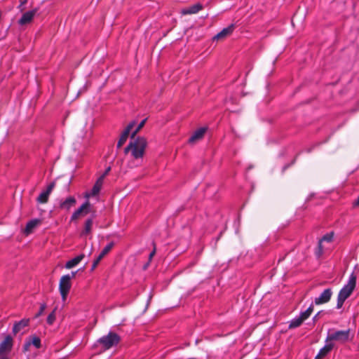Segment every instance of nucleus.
I'll list each match as a JSON object with an SVG mask.
<instances>
[{"label":"nucleus","mask_w":359,"mask_h":359,"mask_svg":"<svg viewBox=\"0 0 359 359\" xmlns=\"http://www.w3.org/2000/svg\"><path fill=\"white\" fill-rule=\"evenodd\" d=\"M337 341V331L330 330L325 340V345L319 351L315 359H323L333 348Z\"/></svg>","instance_id":"nucleus-1"},{"label":"nucleus","mask_w":359,"mask_h":359,"mask_svg":"<svg viewBox=\"0 0 359 359\" xmlns=\"http://www.w3.org/2000/svg\"><path fill=\"white\" fill-rule=\"evenodd\" d=\"M132 140V156L135 158H142L147 145L146 139L143 137H138Z\"/></svg>","instance_id":"nucleus-2"},{"label":"nucleus","mask_w":359,"mask_h":359,"mask_svg":"<svg viewBox=\"0 0 359 359\" xmlns=\"http://www.w3.org/2000/svg\"><path fill=\"white\" fill-rule=\"evenodd\" d=\"M120 337L115 332H110L106 336H103L97 340L102 348L108 350L113 346H116L120 342Z\"/></svg>","instance_id":"nucleus-3"},{"label":"nucleus","mask_w":359,"mask_h":359,"mask_svg":"<svg viewBox=\"0 0 359 359\" xmlns=\"http://www.w3.org/2000/svg\"><path fill=\"white\" fill-rule=\"evenodd\" d=\"M356 275L353 272L348 278V283L341 289L338 295L346 299L352 294L356 286Z\"/></svg>","instance_id":"nucleus-4"},{"label":"nucleus","mask_w":359,"mask_h":359,"mask_svg":"<svg viewBox=\"0 0 359 359\" xmlns=\"http://www.w3.org/2000/svg\"><path fill=\"white\" fill-rule=\"evenodd\" d=\"M71 287L72 283L69 275L62 276L59 283V291L63 301L66 300Z\"/></svg>","instance_id":"nucleus-5"},{"label":"nucleus","mask_w":359,"mask_h":359,"mask_svg":"<svg viewBox=\"0 0 359 359\" xmlns=\"http://www.w3.org/2000/svg\"><path fill=\"white\" fill-rule=\"evenodd\" d=\"M31 346H34L36 348H40L41 347V339L36 335L28 337L22 346V351L24 353L29 351Z\"/></svg>","instance_id":"nucleus-6"},{"label":"nucleus","mask_w":359,"mask_h":359,"mask_svg":"<svg viewBox=\"0 0 359 359\" xmlns=\"http://www.w3.org/2000/svg\"><path fill=\"white\" fill-rule=\"evenodd\" d=\"M13 346V339L10 335H7L0 343V356H5L12 350Z\"/></svg>","instance_id":"nucleus-7"},{"label":"nucleus","mask_w":359,"mask_h":359,"mask_svg":"<svg viewBox=\"0 0 359 359\" xmlns=\"http://www.w3.org/2000/svg\"><path fill=\"white\" fill-rule=\"evenodd\" d=\"M136 122L135 121L130 122L123 131L117 143L118 149H120L126 143L131 130L133 128Z\"/></svg>","instance_id":"nucleus-8"},{"label":"nucleus","mask_w":359,"mask_h":359,"mask_svg":"<svg viewBox=\"0 0 359 359\" xmlns=\"http://www.w3.org/2000/svg\"><path fill=\"white\" fill-rule=\"evenodd\" d=\"M114 245V243L111 242L104 248L99 256L94 260L91 266V271H94L95 269L100 261L111 251Z\"/></svg>","instance_id":"nucleus-9"},{"label":"nucleus","mask_w":359,"mask_h":359,"mask_svg":"<svg viewBox=\"0 0 359 359\" xmlns=\"http://www.w3.org/2000/svg\"><path fill=\"white\" fill-rule=\"evenodd\" d=\"M332 295L331 289L328 288L325 290L318 297L315 299V304L316 305L323 304L328 302Z\"/></svg>","instance_id":"nucleus-10"},{"label":"nucleus","mask_w":359,"mask_h":359,"mask_svg":"<svg viewBox=\"0 0 359 359\" xmlns=\"http://www.w3.org/2000/svg\"><path fill=\"white\" fill-rule=\"evenodd\" d=\"M37 11H38V9L34 8L32 11L25 12V13L22 14V17L18 20V23L20 25H27V24L31 22L32 20H33L34 15L37 13Z\"/></svg>","instance_id":"nucleus-11"},{"label":"nucleus","mask_w":359,"mask_h":359,"mask_svg":"<svg viewBox=\"0 0 359 359\" xmlns=\"http://www.w3.org/2000/svg\"><path fill=\"white\" fill-rule=\"evenodd\" d=\"M55 187V182H51L47 187L46 190L42 192L37 198L36 201L39 203H46L48 201V197L53 189Z\"/></svg>","instance_id":"nucleus-12"},{"label":"nucleus","mask_w":359,"mask_h":359,"mask_svg":"<svg viewBox=\"0 0 359 359\" xmlns=\"http://www.w3.org/2000/svg\"><path fill=\"white\" fill-rule=\"evenodd\" d=\"M103 182V177H100L95 182V184L93 185L90 194L86 193L85 196L86 198H89L90 196H94L97 195L101 190Z\"/></svg>","instance_id":"nucleus-13"},{"label":"nucleus","mask_w":359,"mask_h":359,"mask_svg":"<svg viewBox=\"0 0 359 359\" xmlns=\"http://www.w3.org/2000/svg\"><path fill=\"white\" fill-rule=\"evenodd\" d=\"M203 6L201 4L198 3L194 5H192L191 6L184 8L181 11V13L184 15H191V14H196L200 11L203 9Z\"/></svg>","instance_id":"nucleus-14"},{"label":"nucleus","mask_w":359,"mask_h":359,"mask_svg":"<svg viewBox=\"0 0 359 359\" xmlns=\"http://www.w3.org/2000/svg\"><path fill=\"white\" fill-rule=\"evenodd\" d=\"M29 324V318H23L18 322H15L14 323L13 327V333L14 335H16L24 327H27Z\"/></svg>","instance_id":"nucleus-15"},{"label":"nucleus","mask_w":359,"mask_h":359,"mask_svg":"<svg viewBox=\"0 0 359 359\" xmlns=\"http://www.w3.org/2000/svg\"><path fill=\"white\" fill-rule=\"evenodd\" d=\"M235 26L234 25L231 24L229 27L224 28L220 32H219L217 34H216L213 39L214 40H219L224 39L227 36L230 35L234 30Z\"/></svg>","instance_id":"nucleus-16"},{"label":"nucleus","mask_w":359,"mask_h":359,"mask_svg":"<svg viewBox=\"0 0 359 359\" xmlns=\"http://www.w3.org/2000/svg\"><path fill=\"white\" fill-rule=\"evenodd\" d=\"M207 130L206 128H201L198 130H196L194 134L189 137V143H195L196 142L201 140L205 132Z\"/></svg>","instance_id":"nucleus-17"},{"label":"nucleus","mask_w":359,"mask_h":359,"mask_svg":"<svg viewBox=\"0 0 359 359\" xmlns=\"http://www.w3.org/2000/svg\"><path fill=\"white\" fill-rule=\"evenodd\" d=\"M90 207L89 201L84 203L79 209H77L72 215V220L77 219L79 216L85 211V214L88 213L87 209Z\"/></svg>","instance_id":"nucleus-18"},{"label":"nucleus","mask_w":359,"mask_h":359,"mask_svg":"<svg viewBox=\"0 0 359 359\" xmlns=\"http://www.w3.org/2000/svg\"><path fill=\"white\" fill-rule=\"evenodd\" d=\"M76 203V199L73 196L68 197L65 201L60 203V208L62 210H69Z\"/></svg>","instance_id":"nucleus-19"},{"label":"nucleus","mask_w":359,"mask_h":359,"mask_svg":"<svg viewBox=\"0 0 359 359\" xmlns=\"http://www.w3.org/2000/svg\"><path fill=\"white\" fill-rule=\"evenodd\" d=\"M85 257L84 254H81L76 257L73 258L72 259L68 261L65 264V268L67 269H70L77 264H79L81 260Z\"/></svg>","instance_id":"nucleus-20"},{"label":"nucleus","mask_w":359,"mask_h":359,"mask_svg":"<svg viewBox=\"0 0 359 359\" xmlns=\"http://www.w3.org/2000/svg\"><path fill=\"white\" fill-rule=\"evenodd\" d=\"M353 336H350V330H347L345 331H339L338 330V341L346 342L351 340Z\"/></svg>","instance_id":"nucleus-21"},{"label":"nucleus","mask_w":359,"mask_h":359,"mask_svg":"<svg viewBox=\"0 0 359 359\" xmlns=\"http://www.w3.org/2000/svg\"><path fill=\"white\" fill-rule=\"evenodd\" d=\"M41 223V221L40 219H32L31 221H29V222H27L26 226H25V233L28 235L29 233H31L33 231V229L38 225Z\"/></svg>","instance_id":"nucleus-22"},{"label":"nucleus","mask_w":359,"mask_h":359,"mask_svg":"<svg viewBox=\"0 0 359 359\" xmlns=\"http://www.w3.org/2000/svg\"><path fill=\"white\" fill-rule=\"evenodd\" d=\"M304 321V320L303 318H302V317L299 316L298 318L293 319L290 322V323L289 325V328L294 329V328L298 327L302 324V323Z\"/></svg>","instance_id":"nucleus-23"},{"label":"nucleus","mask_w":359,"mask_h":359,"mask_svg":"<svg viewBox=\"0 0 359 359\" xmlns=\"http://www.w3.org/2000/svg\"><path fill=\"white\" fill-rule=\"evenodd\" d=\"M93 220L92 218L88 219L84 225V230L83 231V234H88L91 232V229L93 226Z\"/></svg>","instance_id":"nucleus-24"},{"label":"nucleus","mask_w":359,"mask_h":359,"mask_svg":"<svg viewBox=\"0 0 359 359\" xmlns=\"http://www.w3.org/2000/svg\"><path fill=\"white\" fill-rule=\"evenodd\" d=\"M147 118H144V120H142L140 123L139 125L137 126V127L136 128V129L131 133V135H130V137L131 139H134L136 136V135L140 132V130L144 127V126L145 125V123L147 122Z\"/></svg>","instance_id":"nucleus-25"},{"label":"nucleus","mask_w":359,"mask_h":359,"mask_svg":"<svg viewBox=\"0 0 359 359\" xmlns=\"http://www.w3.org/2000/svg\"><path fill=\"white\" fill-rule=\"evenodd\" d=\"M313 306H310L305 311L302 312L300 314V316L302 318H303L304 320H306L311 314L313 312Z\"/></svg>","instance_id":"nucleus-26"},{"label":"nucleus","mask_w":359,"mask_h":359,"mask_svg":"<svg viewBox=\"0 0 359 359\" xmlns=\"http://www.w3.org/2000/svg\"><path fill=\"white\" fill-rule=\"evenodd\" d=\"M55 311L56 308L48 316L47 323L49 325L53 324L55 320Z\"/></svg>","instance_id":"nucleus-27"},{"label":"nucleus","mask_w":359,"mask_h":359,"mask_svg":"<svg viewBox=\"0 0 359 359\" xmlns=\"http://www.w3.org/2000/svg\"><path fill=\"white\" fill-rule=\"evenodd\" d=\"M334 231H331L330 233H327L325 234V236H323V237L320 239V242H323V241H331L332 239L334 237Z\"/></svg>","instance_id":"nucleus-28"},{"label":"nucleus","mask_w":359,"mask_h":359,"mask_svg":"<svg viewBox=\"0 0 359 359\" xmlns=\"http://www.w3.org/2000/svg\"><path fill=\"white\" fill-rule=\"evenodd\" d=\"M46 303L41 304L39 311H38V313H36L34 318H37L40 316H41L43 314V313L44 312V311L46 310Z\"/></svg>","instance_id":"nucleus-29"},{"label":"nucleus","mask_w":359,"mask_h":359,"mask_svg":"<svg viewBox=\"0 0 359 359\" xmlns=\"http://www.w3.org/2000/svg\"><path fill=\"white\" fill-rule=\"evenodd\" d=\"M132 148H133V144L132 140L129 142V144L127 145V147L124 149V153L126 154H128L130 151L132 153Z\"/></svg>","instance_id":"nucleus-30"},{"label":"nucleus","mask_w":359,"mask_h":359,"mask_svg":"<svg viewBox=\"0 0 359 359\" xmlns=\"http://www.w3.org/2000/svg\"><path fill=\"white\" fill-rule=\"evenodd\" d=\"M316 254L318 257H320L322 255V242H320V240L318 242V245Z\"/></svg>","instance_id":"nucleus-31"},{"label":"nucleus","mask_w":359,"mask_h":359,"mask_svg":"<svg viewBox=\"0 0 359 359\" xmlns=\"http://www.w3.org/2000/svg\"><path fill=\"white\" fill-rule=\"evenodd\" d=\"M153 245H154V249L151 252V253L149 254V260L151 261L153 258V257L156 254V245L154 243H153Z\"/></svg>","instance_id":"nucleus-32"},{"label":"nucleus","mask_w":359,"mask_h":359,"mask_svg":"<svg viewBox=\"0 0 359 359\" xmlns=\"http://www.w3.org/2000/svg\"><path fill=\"white\" fill-rule=\"evenodd\" d=\"M345 300L346 299H342L341 297L338 295V309H340L342 306Z\"/></svg>","instance_id":"nucleus-33"},{"label":"nucleus","mask_w":359,"mask_h":359,"mask_svg":"<svg viewBox=\"0 0 359 359\" xmlns=\"http://www.w3.org/2000/svg\"><path fill=\"white\" fill-rule=\"evenodd\" d=\"M27 1L28 0H20V4L18 6V8H20V11H23L24 10V6L27 3Z\"/></svg>","instance_id":"nucleus-34"},{"label":"nucleus","mask_w":359,"mask_h":359,"mask_svg":"<svg viewBox=\"0 0 359 359\" xmlns=\"http://www.w3.org/2000/svg\"><path fill=\"white\" fill-rule=\"evenodd\" d=\"M111 171V167L109 166L106 168L104 172L100 176L103 177V180H104L105 177L109 174V172Z\"/></svg>","instance_id":"nucleus-35"},{"label":"nucleus","mask_w":359,"mask_h":359,"mask_svg":"<svg viewBox=\"0 0 359 359\" xmlns=\"http://www.w3.org/2000/svg\"><path fill=\"white\" fill-rule=\"evenodd\" d=\"M76 271H73L71 273V274H68L69 277H70V280H72V278H74L76 276Z\"/></svg>","instance_id":"nucleus-36"},{"label":"nucleus","mask_w":359,"mask_h":359,"mask_svg":"<svg viewBox=\"0 0 359 359\" xmlns=\"http://www.w3.org/2000/svg\"><path fill=\"white\" fill-rule=\"evenodd\" d=\"M353 205H354L355 206H359V196H358V198L354 201Z\"/></svg>","instance_id":"nucleus-37"},{"label":"nucleus","mask_w":359,"mask_h":359,"mask_svg":"<svg viewBox=\"0 0 359 359\" xmlns=\"http://www.w3.org/2000/svg\"><path fill=\"white\" fill-rule=\"evenodd\" d=\"M149 262L150 261L149 260V262L144 266V269H146L148 267Z\"/></svg>","instance_id":"nucleus-38"},{"label":"nucleus","mask_w":359,"mask_h":359,"mask_svg":"<svg viewBox=\"0 0 359 359\" xmlns=\"http://www.w3.org/2000/svg\"><path fill=\"white\" fill-rule=\"evenodd\" d=\"M358 109H359V104H358V107L357 109H351L350 111H357Z\"/></svg>","instance_id":"nucleus-39"},{"label":"nucleus","mask_w":359,"mask_h":359,"mask_svg":"<svg viewBox=\"0 0 359 359\" xmlns=\"http://www.w3.org/2000/svg\"><path fill=\"white\" fill-rule=\"evenodd\" d=\"M0 359H8V358L6 356H1Z\"/></svg>","instance_id":"nucleus-40"}]
</instances>
